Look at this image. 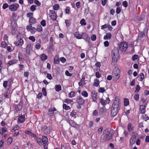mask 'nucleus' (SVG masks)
I'll list each match as a JSON object with an SVG mask.
<instances>
[{
  "instance_id": "1",
  "label": "nucleus",
  "mask_w": 149,
  "mask_h": 149,
  "mask_svg": "<svg viewBox=\"0 0 149 149\" xmlns=\"http://www.w3.org/2000/svg\"><path fill=\"white\" fill-rule=\"evenodd\" d=\"M111 54L112 56L111 64H114V61H117L119 57V52L117 49H114L112 51Z\"/></svg>"
},
{
  "instance_id": "2",
  "label": "nucleus",
  "mask_w": 149,
  "mask_h": 149,
  "mask_svg": "<svg viewBox=\"0 0 149 149\" xmlns=\"http://www.w3.org/2000/svg\"><path fill=\"white\" fill-rule=\"evenodd\" d=\"M120 76V70L118 67H116L113 70V79L115 81H118Z\"/></svg>"
},
{
  "instance_id": "3",
  "label": "nucleus",
  "mask_w": 149,
  "mask_h": 149,
  "mask_svg": "<svg viewBox=\"0 0 149 149\" xmlns=\"http://www.w3.org/2000/svg\"><path fill=\"white\" fill-rule=\"evenodd\" d=\"M103 140L105 141L111 140L112 137V136L110 131L106 130L103 131Z\"/></svg>"
},
{
  "instance_id": "4",
  "label": "nucleus",
  "mask_w": 149,
  "mask_h": 149,
  "mask_svg": "<svg viewBox=\"0 0 149 149\" xmlns=\"http://www.w3.org/2000/svg\"><path fill=\"white\" fill-rule=\"evenodd\" d=\"M121 101L120 98L118 97H116L114 100L112 107L119 109Z\"/></svg>"
},
{
  "instance_id": "5",
  "label": "nucleus",
  "mask_w": 149,
  "mask_h": 149,
  "mask_svg": "<svg viewBox=\"0 0 149 149\" xmlns=\"http://www.w3.org/2000/svg\"><path fill=\"white\" fill-rule=\"evenodd\" d=\"M118 48L119 49L122 51H125L128 47V45L126 42H121L118 45Z\"/></svg>"
},
{
  "instance_id": "6",
  "label": "nucleus",
  "mask_w": 149,
  "mask_h": 149,
  "mask_svg": "<svg viewBox=\"0 0 149 149\" xmlns=\"http://www.w3.org/2000/svg\"><path fill=\"white\" fill-rule=\"evenodd\" d=\"M33 47L31 44H27L25 48L26 54L29 55H30L33 51Z\"/></svg>"
},
{
  "instance_id": "7",
  "label": "nucleus",
  "mask_w": 149,
  "mask_h": 149,
  "mask_svg": "<svg viewBox=\"0 0 149 149\" xmlns=\"http://www.w3.org/2000/svg\"><path fill=\"white\" fill-rule=\"evenodd\" d=\"M100 103L103 105H104L106 103H109L110 102V100L107 95L106 96H103L102 98L100 100Z\"/></svg>"
},
{
  "instance_id": "8",
  "label": "nucleus",
  "mask_w": 149,
  "mask_h": 149,
  "mask_svg": "<svg viewBox=\"0 0 149 149\" xmlns=\"http://www.w3.org/2000/svg\"><path fill=\"white\" fill-rule=\"evenodd\" d=\"M52 130V127L46 125H43L42 127L41 130L45 134H49Z\"/></svg>"
},
{
  "instance_id": "9",
  "label": "nucleus",
  "mask_w": 149,
  "mask_h": 149,
  "mask_svg": "<svg viewBox=\"0 0 149 149\" xmlns=\"http://www.w3.org/2000/svg\"><path fill=\"white\" fill-rule=\"evenodd\" d=\"M42 143L44 145V148L45 149H47L48 139L47 137L45 136H42Z\"/></svg>"
},
{
  "instance_id": "10",
  "label": "nucleus",
  "mask_w": 149,
  "mask_h": 149,
  "mask_svg": "<svg viewBox=\"0 0 149 149\" xmlns=\"http://www.w3.org/2000/svg\"><path fill=\"white\" fill-rule=\"evenodd\" d=\"M19 7L18 3L13 4L10 5L9 7V9L11 11H16Z\"/></svg>"
},
{
  "instance_id": "11",
  "label": "nucleus",
  "mask_w": 149,
  "mask_h": 149,
  "mask_svg": "<svg viewBox=\"0 0 149 149\" xmlns=\"http://www.w3.org/2000/svg\"><path fill=\"white\" fill-rule=\"evenodd\" d=\"M20 38V39H19L15 42H14L16 46L20 47L24 44V41L23 40L22 38H21V37Z\"/></svg>"
},
{
  "instance_id": "12",
  "label": "nucleus",
  "mask_w": 149,
  "mask_h": 149,
  "mask_svg": "<svg viewBox=\"0 0 149 149\" xmlns=\"http://www.w3.org/2000/svg\"><path fill=\"white\" fill-rule=\"evenodd\" d=\"M50 12L49 17L53 21L56 20L57 18V15L55 12L54 10H51Z\"/></svg>"
},
{
  "instance_id": "13",
  "label": "nucleus",
  "mask_w": 149,
  "mask_h": 149,
  "mask_svg": "<svg viewBox=\"0 0 149 149\" xmlns=\"http://www.w3.org/2000/svg\"><path fill=\"white\" fill-rule=\"evenodd\" d=\"M119 109L117 108H115L112 107L111 110V115L113 116H115L118 113Z\"/></svg>"
},
{
  "instance_id": "14",
  "label": "nucleus",
  "mask_w": 149,
  "mask_h": 149,
  "mask_svg": "<svg viewBox=\"0 0 149 149\" xmlns=\"http://www.w3.org/2000/svg\"><path fill=\"white\" fill-rule=\"evenodd\" d=\"M77 102L79 104L83 105L84 103V100L82 97L79 96L77 99Z\"/></svg>"
},
{
  "instance_id": "15",
  "label": "nucleus",
  "mask_w": 149,
  "mask_h": 149,
  "mask_svg": "<svg viewBox=\"0 0 149 149\" xmlns=\"http://www.w3.org/2000/svg\"><path fill=\"white\" fill-rule=\"evenodd\" d=\"M25 120V115H20L18 116V122L23 123Z\"/></svg>"
},
{
  "instance_id": "16",
  "label": "nucleus",
  "mask_w": 149,
  "mask_h": 149,
  "mask_svg": "<svg viewBox=\"0 0 149 149\" xmlns=\"http://www.w3.org/2000/svg\"><path fill=\"white\" fill-rule=\"evenodd\" d=\"M91 95L93 100L95 102L97 100V92L95 91L92 92L91 93Z\"/></svg>"
},
{
  "instance_id": "17",
  "label": "nucleus",
  "mask_w": 149,
  "mask_h": 149,
  "mask_svg": "<svg viewBox=\"0 0 149 149\" xmlns=\"http://www.w3.org/2000/svg\"><path fill=\"white\" fill-rule=\"evenodd\" d=\"M56 110V109L54 107L53 108L50 107L48 111L49 114L50 116H52L54 114V112Z\"/></svg>"
},
{
  "instance_id": "18",
  "label": "nucleus",
  "mask_w": 149,
  "mask_h": 149,
  "mask_svg": "<svg viewBox=\"0 0 149 149\" xmlns=\"http://www.w3.org/2000/svg\"><path fill=\"white\" fill-rule=\"evenodd\" d=\"M29 22L30 24H32L35 23L36 21L35 18L33 17H30Z\"/></svg>"
},
{
  "instance_id": "19",
  "label": "nucleus",
  "mask_w": 149,
  "mask_h": 149,
  "mask_svg": "<svg viewBox=\"0 0 149 149\" xmlns=\"http://www.w3.org/2000/svg\"><path fill=\"white\" fill-rule=\"evenodd\" d=\"M74 36L77 39H80L82 38V36L78 32H76L74 33Z\"/></svg>"
},
{
  "instance_id": "20",
  "label": "nucleus",
  "mask_w": 149,
  "mask_h": 149,
  "mask_svg": "<svg viewBox=\"0 0 149 149\" xmlns=\"http://www.w3.org/2000/svg\"><path fill=\"white\" fill-rule=\"evenodd\" d=\"M140 109L141 113H144L145 112V106L144 105H141L140 107Z\"/></svg>"
},
{
  "instance_id": "21",
  "label": "nucleus",
  "mask_w": 149,
  "mask_h": 149,
  "mask_svg": "<svg viewBox=\"0 0 149 149\" xmlns=\"http://www.w3.org/2000/svg\"><path fill=\"white\" fill-rule=\"evenodd\" d=\"M111 35L110 33H107L106 35L104 36V39L105 40L109 39L111 38Z\"/></svg>"
},
{
  "instance_id": "22",
  "label": "nucleus",
  "mask_w": 149,
  "mask_h": 149,
  "mask_svg": "<svg viewBox=\"0 0 149 149\" xmlns=\"http://www.w3.org/2000/svg\"><path fill=\"white\" fill-rule=\"evenodd\" d=\"M47 58V56L45 54H42L40 55V59L42 61H45Z\"/></svg>"
},
{
  "instance_id": "23",
  "label": "nucleus",
  "mask_w": 149,
  "mask_h": 149,
  "mask_svg": "<svg viewBox=\"0 0 149 149\" xmlns=\"http://www.w3.org/2000/svg\"><path fill=\"white\" fill-rule=\"evenodd\" d=\"M17 62V60L16 59H13L11 60L10 61L8 64L10 65H11L13 64H14L16 63Z\"/></svg>"
},
{
  "instance_id": "24",
  "label": "nucleus",
  "mask_w": 149,
  "mask_h": 149,
  "mask_svg": "<svg viewBox=\"0 0 149 149\" xmlns=\"http://www.w3.org/2000/svg\"><path fill=\"white\" fill-rule=\"evenodd\" d=\"M99 85V80L97 79H95L94 80V83L93 85L96 87L98 86Z\"/></svg>"
},
{
  "instance_id": "25",
  "label": "nucleus",
  "mask_w": 149,
  "mask_h": 149,
  "mask_svg": "<svg viewBox=\"0 0 149 149\" xmlns=\"http://www.w3.org/2000/svg\"><path fill=\"white\" fill-rule=\"evenodd\" d=\"M55 90L57 91L58 92L61 90V87L60 85L58 84L56 85L55 86Z\"/></svg>"
},
{
  "instance_id": "26",
  "label": "nucleus",
  "mask_w": 149,
  "mask_h": 149,
  "mask_svg": "<svg viewBox=\"0 0 149 149\" xmlns=\"http://www.w3.org/2000/svg\"><path fill=\"white\" fill-rule=\"evenodd\" d=\"M81 95L84 97H87L88 96V94L86 91H83L81 93Z\"/></svg>"
},
{
  "instance_id": "27",
  "label": "nucleus",
  "mask_w": 149,
  "mask_h": 149,
  "mask_svg": "<svg viewBox=\"0 0 149 149\" xmlns=\"http://www.w3.org/2000/svg\"><path fill=\"white\" fill-rule=\"evenodd\" d=\"M37 142L40 145L42 146V139L40 138L37 137L36 138Z\"/></svg>"
},
{
  "instance_id": "28",
  "label": "nucleus",
  "mask_w": 149,
  "mask_h": 149,
  "mask_svg": "<svg viewBox=\"0 0 149 149\" xmlns=\"http://www.w3.org/2000/svg\"><path fill=\"white\" fill-rule=\"evenodd\" d=\"M69 123L72 126L75 127H76L78 125L73 120H70Z\"/></svg>"
},
{
  "instance_id": "29",
  "label": "nucleus",
  "mask_w": 149,
  "mask_h": 149,
  "mask_svg": "<svg viewBox=\"0 0 149 149\" xmlns=\"http://www.w3.org/2000/svg\"><path fill=\"white\" fill-rule=\"evenodd\" d=\"M36 29V31L40 32L42 31V27L40 25H38Z\"/></svg>"
},
{
  "instance_id": "30",
  "label": "nucleus",
  "mask_w": 149,
  "mask_h": 149,
  "mask_svg": "<svg viewBox=\"0 0 149 149\" xmlns=\"http://www.w3.org/2000/svg\"><path fill=\"white\" fill-rule=\"evenodd\" d=\"M133 127L132 125L131 124H129L127 126V130L128 131L131 132L133 129Z\"/></svg>"
},
{
  "instance_id": "31",
  "label": "nucleus",
  "mask_w": 149,
  "mask_h": 149,
  "mask_svg": "<svg viewBox=\"0 0 149 149\" xmlns=\"http://www.w3.org/2000/svg\"><path fill=\"white\" fill-rule=\"evenodd\" d=\"M41 45L40 43H37L35 46V48L37 50H39L41 48Z\"/></svg>"
},
{
  "instance_id": "32",
  "label": "nucleus",
  "mask_w": 149,
  "mask_h": 149,
  "mask_svg": "<svg viewBox=\"0 0 149 149\" xmlns=\"http://www.w3.org/2000/svg\"><path fill=\"white\" fill-rule=\"evenodd\" d=\"M85 84V81L81 80L80 81L79 83V85L80 86H83Z\"/></svg>"
},
{
  "instance_id": "33",
  "label": "nucleus",
  "mask_w": 149,
  "mask_h": 149,
  "mask_svg": "<svg viewBox=\"0 0 149 149\" xmlns=\"http://www.w3.org/2000/svg\"><path fill=\"white\" fill-rule=\"evenodd\" d=\"M80 23L82 26L86 25V23L84 19H82L80 20Z\"/></svg>"
},
{
  "instance_id": "34",
  "label": "nucleus",
  "mask_w": 149,
  "mask_h": 149,
  "mask_svg": "<svg viewBox=\"0 0 149 149\" xmlns=\"http://www.w3.org/2000/svg\"><path fill=\"white\" fill-rule=\"evenodd\" d=\"M75 94L74 92L71 91L69 94L68 96L70 97H73L75 96Z\"/></svg>"
},
{
  "instance_id": "35",
  "label": "nucleus",
  "mask_w": 149,
  "mask_h": 149,
  "mask_svg": "<svg viewBox=\"0 0 149 149\" xmlns=\"http://www.w3.org/2000/svg\"><path fill=\"white\" fill-rule=\"evenodd\" d=\"M59 5L58 4H55L53 6V8L54 10H58L59 8Z\"/></svg>"
},
{
  "instance_id": "36",
  "label": "nucleus",
  "mask_w": 149,
  "mask_h": 149,
  "mask_svg": "<svg viewBox=\"0 0 149 149\" xmlns=\"http://www.w3.org/2000/svg\"><path fill=\"white\" fill-rule=\"evenodd\" d=\"M139 76L140 77V81H142L144 77V74L143 73L141 74Z\"/></svg>"
},
{
  "instance_id": "37",
  "label": "nucleus",
  "mask_w": 149,
  "mask_h": 149,
  "mask_svg": "<svg viewBox=\"0 0 149 149\" xmlns=\"http://www.w3.org/2000/svg\"><path fill=\"white\" fill-rule=\"evenodd\" d=\"M13 141V139L11 137H9L8 138L7 140V143L8 144H10L12 143Z\"/></svg>"
},
{
  "instance_id": "38",
  "label": "nucleus",
  "mask_w": 149,
  "mask_h": 149,
  "mask_svg": "<svg viewBox=\"0 0 149 149\" xmlns=\"http://www.w3.org/2000/svg\"><path fill=\"white\" fill-rule=\"evenodd\" d=\"M124 104L125 106H127L129 104V101L128 99L127 98H125L124 99Z\"/></svg>"
},
{
  "instance_id": "39",
  "label": "nucleus",
  "mask_w": 149,
  "mask_h": 149,
  "mask_svg": "<svg viewBox=\"0 0 149 149\" xmlns=\"http://www.w3.org/2000/svg\"><path fill=\"white\" fill-rule=\"evenodd\" d=\"M63 108L65 110H68L70 109V107L67 105L66 104H63Z\"/></svg>"
},
{
  "instance_id": "40",
  "label": "nucleus",
  "mask_w": 149,
  "mask_h": 149,
  "mask_svg": "<svg viewBox=\"0 0 149 149\" xmlns=\"http://www.w3.org/2000/svg\"><path fill=\"white\" fill-rule=\"evenodd\" d=\"M30 31L31 33L32 34H33L35 33L36 31V28H35L34 27H32L30 30Z\"/></svg>"
},
{
  "instance_id": "41",
  "label": "nucleus",
  "mask_w": 149,
  "mask_h": 149,
  "mask_svg": "<svg viewBox=\"0 0 149 149\" xmlns=\"http://www.w3.org/2000/svg\"><path fill=\"white\" fill-rule=\"evenodd\" d=\"M139 95L138 94H136L134 96V99L136 101L138 100L139 98Z\"/></svg>"
},
{
  "instance_id": "42",
  "label": "nucleus",
  "mask_w": 149,
  "mask_h": 149,
  "mask_svg": "<svg viewBox=\"0 0 149 149\" xmlns=\"http://www.w3.org/2000/svg\"><path fill=\"white\" fill-rule=\"evenodd\" d=\"M65 22L67 27L70 26V21L69 20H66Z\"/></svg>"
},
{
  "instance_id": "43",
  "label": "nucleus",
  "mask_w": 149,
  "mask_h": 149,
  "mask_svg": "<svg viewBox=\"0 0 149 149\" xmlns=\"http://www.w3.org/2000/svg\"><path fill=\"white\" fill-rule=\"evenodd\" d=\"M138 57L139 56L138 55L135 54L133 55V56L132 57V59L133 61H134L137 59Z\"/></svg>"
},
{
  "instance_id": "44",
  "label": "nucleus",
  "mask_w": 149,
  "mask_h": 149,
  "mask_svg": "<svg viewBox=\"0 0 149 149\" xmlns=\"http://www.w3.org/2000/svg\"><path fill=\"white\" fill-rule=\"evenodd\" d=\"M105 91L104 88L101 87L98 90V91L99 92L103 93Z\"/></svg>"
},
{
  "instance_id": "45",
  "label": "nucleus",
  "mask_w": 149,
  "mask_h": 149,
  "mask_svg": "<svg viewBox=\"0 0 149 149\" xmlns=\"http://www.w3.org/2000/svg\"><path fill=\"white\" fill-rule=\"evenodd\" d=\"M29 39L31 40L33 42H34L35 41V37L33 36H30Z\"/></svg>"
},
{
  "instance_id": "46",
  "label": "nucleus",
  "mask_w": 149,
  "mask_h": 149,
  "mask_svg": "<svg viewBox=\"0 0 149 149\" xmlns=\"http://www.w3.org/2000/svg\"><path fill=\"white\" fill-rule=\"evenodd\" d=\"M22 55L21 53H19L18 54V58L19 61H21L22 60Z\"/></svg>"
},
{
  "instance_id": "47",
  "label": "nucleus",
  "mask_w": 149,
  "mask_h": 149,
  "mask_svg": "<svg viewBox=\"0 0 149 149\" xmlns=\"http://www.w3.org/2000/svg\"><path fill=\"white\" fill-rule=\"evenodd\" d=\"M8 5L7 3H5L3 5L2 8L4 9H5L8 8Z\"/></svg>"
},
{
  "instance_id": "48",
  "label": "nucleus",
  "mask_w": 149,
  "mask_h": 149,
  "mask_svg": "<svg viewBox=\"0 0 149 149\" xmlns=\"http://www.w3.org/2000/svg\"><path fill=\"white\" fill-rule=\"evenodd\" d=\"M121 11V8L119 7H118L116 10V13L117 14H119Z\"/></svg>"
},
{
  "instance_id": "49",
  "label": "nucleus",
  "mask_w": 149,
  "mask_h": 149,
  "mask_svg": "<svg viewBox=\"0 0 149 149\" xmlns=\"http://www.w3.org/2000/svg\"><path fill=\"white\" fill-rule=\"evenodd\" d=\"M43 26H45L46 25V21L45 20H42L40 23Z\"/></svg>"
},
{
  "instance_id": "50",
  "label": "nucleus",
  "mask_w": 149,
  "mask_h": 149,
  "mask_svg": "<svg viewBox=\"0 0 149 149\" xmlns=\"http://www.w3.org/2000/svg\"><path fill=\"white\" fill-rule=\"evenodd\" d=\"M42 91L44 95L45 96H46L47 95L46 91V89L45 88L43 87L42 88Z\"/></svg>"
},
{
  "instance_id": "51",
  "label": "nucleus",
  "mask_w": 149,
  "mask_h": 149,
  "mask_svg": "<svg viewBox=\"0 0 149 149\" xmlns=\"http://www.w3.org/2000/svg\"><path fill=\"white\" fill-rule=\"evenodd\" d=\"M127 1H125L123 2V5L125 7H127V6L128 5H127Z\"/></svg>"
},
{
  "instance_id": "52",
  "label": "nucleus",
  "mask_w": 149,
  "mask_h": 149,
  "mask_svg": "<svg viewBox=\"0 0 149 149\" xmlns=\"http://www.w3.org/2000/svg\"><path fill=\"white\" fill-rule=\"evenodd\" d=\"M8 82L7 81H4L3 83V86L5 88H6L8 85Z\"/></svg>"
},
{
  "instance_id": "53",
  "label": "nucleus",
  "mask_w": 149,
  "mask_h": 149,
  "mask_svg": "<svg viewBox=\"0 0 149 149\" xmlns=\"http://www.w3.org/2000/svg\"><path fill=\"white\" fill-rule=\"evenodd\" d=\"M36 6L32 5V6L31 8L30 9L31 10L33 11H34L36 9Z\"/></svg>"
},
{
  "instance_id": "54",
  "label": "nucleus",
  "mask_w": 149,
  "mask_h": 149,
  "mask_svg": "<svg viewBox=\"0 0 149 149\" xmlns=\"http://www.w3.org/2000/svg\"><path fill=\"white\" fill-rule=\"evenodd\" d=\"M47 77L50 80H51L52 79V76L51 74L49 73H47Z\"/></svg>"
},
{
  "instance_id": "55",
  "label": "nucleus",
  "mask_w": 149,
  "mask_h": 149,
  "mask_svg": "<svg viewBox=\"0 0 149 149\" xmlns=\"http://www.w3.org/2000/svg\"><path fill=\"white\" fill-rule=\"evenodd\" d=\"M95 75L96 77L97 78H99L101 77V75L98 72H95Z\"/></svg>"
},
{
  "instance_id": "56",
  "label": "nucleus",
  "mask_w": 149,
  "mask_h": 149,
  "mask_svg": "<svg viewBox=\"0 0 149 149\" xmlns=\"http://www.w3.org/2000/svg\"><path fill=\"white\" fill-rule=\"evenodd\" d=\"M72 102V101L71 100H69L67 99H66L65 100V102L67 104L70 103Z\"/></svg>"
},
{
  "instance_id": "57",
  "label": "nucleus",
  "mask_w": 149,
  "mask_h": 149,
  "mask_svg": "<svg viewBox=\"0 0 149 149\" xmlns=\"http://www.w3.org/2000/svg\"><path fill=\"white\" fill-rule=\"evenodd\" d=\"M140 89V86L139 85H137L136 88V90L135 91V92L136 93L138 92L139 91Z\"/></svg>"
},
{
  "instance_id": "58",
  "label": "nucleus",
  "mask_w": 149,
  "mask_h": 149,
  "mask_svg": "<svg viewBox=\"0 0 149 149\" xmlns=\"http://www.w3.org/2000/svg\"><path fill=\"white\" fill-rule=\"evenodd\" d=\"M6 43L5 42L3 41L1 43V45L2 47L5 48L6 46Z\"/></svg>"
},
{
  "instance_id": "59",
  "label": "nucleus",
  "mask_w": 149,
  "mask_h": 149,
  "mask_svg": "<svg viewBox=\"0 0 149 149\" xmlns=\"http://www.w3.org/2000/svg\"><path fill=\"white\" fill-rule=\"evenodd\" d=\"M32 24H30L27 26L26 27V29H27L28 31H30V30L32 28Z\"/></svg>"
},
{
  "instance_id": "60",
  "label": "nucleus",
  "mask_w": 149,
  "mask_h": 149,
  "mask_svg": "<svg viewBox=\"0 0 149 149\" xmlns=\"http://www.w3.org/2000/svg\"><path fill=\"white\" fill-rule=\"evenodd\" d=\"M135 140L134 139H130V144L131 145H132L135 142Z\"/></svg>"
},
{
  "instance_id": "61",
  "label": "nucleus",
  "mask_w": 149,
  "mask_h": 149,
  "mask_svg": "<svg viewBox=\"0 0 149 149\" xmlns=\"http://www.w3.org/2000/svg\"><path fill=\"white\" fill-rule=\"evenodd\" d=\"M35 3L37 4L38 6H40L41 5L39 1L38 0H35L34 1Z\"/></svg>"
},
{
  "instance_id": "62",
  "label": "nucleus",
  "mask_w": 149,
  "mask_h": 149,
  "mask_svg": "<svg viewBox=\"0 0 149 149\" xmlns=\"http://www.w3.org/2000/svg\"><path fill=\"white\" fill-rule=\"evenodd\" d=\"M108 26V24H105L102 26L101 29H104L107 28Z\"/></svg>"
},
{
  "instance_id": "63",
  "label": "nucleus",
  "mask_w": 149,
  "mask_h": 149,
  "mask_svg": "<svg viewBox=\"0 0 149 149\" xmlns=\"http://www.w3.org/2000/svg\"><path fill=\"white\" fill-rule=\"evenodd\" d=\"M65 74L68 76L71 77L72 75V74L70 73L68 70H66L65 72Z\"/></svg>"
},
{
  "instance_id": "64",
  "label": "nucleus",
  "mask_w": 149,
  "mask_h": 149,
  "mask_svg": "<svg viewBox=\"0 0 149 149\" xmlns=\"http://www.w3.org/2000/svg\"><path fill=\"white\" fill-rule=\"evenodd\" d=\"M76 113L74 111L71 112L70 115L72 117H74L76 115Z\"/></svg>"
}]
</instances>
